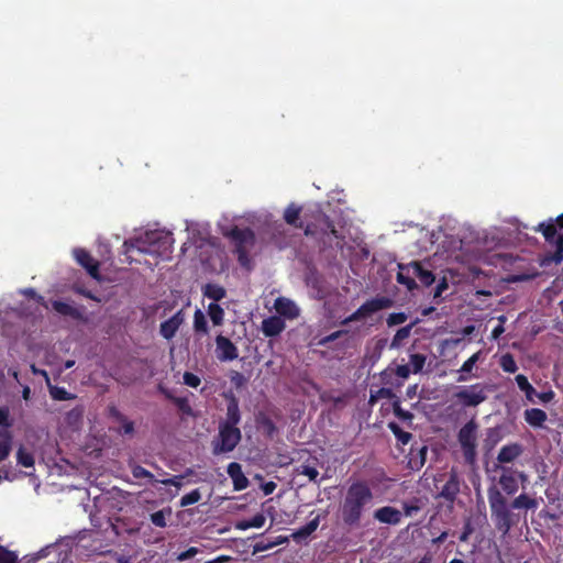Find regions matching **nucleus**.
Segmentation results:
<instances>
[{"mask_svg": "<svg viewBox=\"0 0 563 563\" xmlns=\"http://www.w3.org/2000/svg\"><path fill=\"white\" fill-rule=\"evenodd\" d=\"M165 396H166V398L170 399L183 413L191 415L192 409H191L187 398L175 397L168 391H165Z\"/></svg>", "mask_w": 563, "mask_h": 563, "instance_id": "ea45409f", "label": "nucleus"}, {"mask_svg": "<svg viewBox=\"0 0 563 563\" xmlns=\"http://www.w3.org/2000/svg\"><path fill=\"white\" fill-rule=\"evenodd\" d=\"M197 552H198V550L196 548H189L188 550H186L185 552H183L178 555V560L179 561L188 560V559L192 558L194 555H196Z\"/></svg>", "mask_w": 563, "mask_h": 563, "instance_id": "69168bd1", "label": "nucleus"}, {"mask_svg": "<svg viewBox=\"0 0 563 563\" xmlns=\"http://www.w3.org/2000/svg\"><path fill=\"white\" fill-rule=\"evenodd\" d=\"M407 314L405 312H394L390 313L387 318L388 327H394L404 323L407 320Z\"/></svg>", "mask_w": 563, "mask_h": 563, "instance_id": "3c124183", "label": "nucleus"}, {"mask_svg": "<svg viewBox=\"0 0 563 563\" xmlns=\"http://www.w3.org/2000/svg\"><path fill=\"white\" fill-rule=\"evenodd\" d=\"M227 473L233 482L234 490L239 492L247 488L250 482L238 462H231L227 467Z\"/></svg>", "mask_w": 563, "mask_h": 563, "instance_id": "a211bd4d", "label": "nucleus"}, {"mask_svg": "<svg viewBox=\"0 0 563 563\" xmlns=\"http://www.w3.org/2000/svg\"><path fill=\"white\" fill-rule=\"evenodd\" d=\"M173 243L174 238L170 232L153 230L124 241L123 249L126 255L136 251L143 254L164 256L172 252Z\"/></svg>", "mask_w": 563, "mask_h": 563, "instance_id": "7ed1b4c3", "label": "nucleus"}, {"mask_svg": "<svg viewBox=\"0 0 563 563\" xmlns=\"http://www.w3.org/2000/svg\"><path fill=\"white\" fill-rule=\"evenodd\" d=\"M481 351L474 353L472 356H470L461 366L460 377L457 378V382H465L467 378L463 375L464 373H471L475 366V364L479 361L481 357Z\"/></svg>", "mask_w": 563, "mask_h": 563, "instance_id": "f704fd0d", "label": "nucleus"}, {"mask_svg": "<svg viewBox=\"0 0 563 563\" xmlns=\"http://www.w3.org/2000/svg\"><path fill=\"white\" fill-rule=\"evenodd\" d=\"M454 397L463 407H476L487 399V393L486 388L477 383L462 387Z\"/></svg>", "mask_w": 563, "mask_h": 563, "instance_id": "9d476101", "label": "nucleus"}, {"mask_svg": "<svg viewBox=\"0 0 563 563\" xmlns=\"http://www.w3.org/2000/svg\"><path fill=\"white\" fill-rule=\"evenodd\" d=\"M394 301L391 298L386 296H377L369 300H366L363 305H361L352 314L346 317L342 324H347L350 322L360 321L372 314L393 307Z\"/></svg>", "mask_w": 563, "mask_h": 563, "instance_id": "6e6552de", "label": "nucleus"}, {"mask_svg": "<svg viewBox=\"0 0 563 563\" xmlns=\"http://www.w3.org/2000/svg\"><path fill=\"white\" fill-rule=\"evenodd\" d=\"M394 397H395V394H394L393 389L382 387L376 393H371L369 402L374 404L378 399H382V398L391 399Z\"/></svg>", "mask_w": 563, "mask_h": 563, "instance_id": "49530a36", "label": "nucleus"}, {"mask_svg": "<svg viewBox=\"0 0 563 563\" xmlns=\"http://www.w3.org/2000/svg\"><path fill=\"white\" fill-rule=\"evenodd\" d=\"M216 353L221 362L234 361L239 356L236 345L227 336L219 334L216 338Z\"/></svg>", "mask_w": 563, "mask_h": 563, "instance_id": "ddd939ff", "label": "nucleus"}, {"mask_svg": "<svg viewBox=\"0 0 563 563\" xmlns=\"http://www.w3.org/2000/svg\"><path fill=\"white\" fill-rule=\"evenodd\" d=\"M230 382L235 388H241L245 385L246 378L238 371H232L230 374Z\"/></svg>", "mask_w": 563, "mask_h": 563, "instance_id": "5fc2aeb1", "label": "nucleus"}, {"mask_svg": "<svg viewBox=\"0 0 563 563\" xmlns=\"http://www.w3.org/2000/svg\"><path fill=\"white\" fill-rule=\"evenodd\" d=\"M274 308L280 318L284 317L292 320L299 316V308L297 305L286 297H278L274 302Z\"/></svg>", "mask_w": 563, "mask_h": 563, "instance_id": "dca6fc26", "label": "nucleus"}, {"mask_svg": "<svg viewBox=\"0 0 563 563\" xmlns=\"http://www.w3.org/2000/svg\"><path fill=\"white\" fill-rule=\"evenodd\" d=\"M374 518L382 523L396 526L401 521V512L391 506H384L374 512Z\"/></svg>", "mask_w": 563, "mask_h": 563, "instance_id": "6ab92c4d", "label": "nucleus"}, {"mask_svg": "<svg viewBox=\"0 0 563 563\" xmlns=\"http://www.w3.org/2000/svg\"><path fill=\"white\" fill-rule=\"evenodd\" d=\"M410 272L412 273V276L418 278L420 283L426 287L431 286L435 280L434 274L431 271L424 268L420 262H411L409 264L408 273Z\"/></svg>", "mask_w": 563, "mask_h": 563, "instance_id": "4be33fe9", "label": "nucleus"}, {"mask_svg": "<svg viewBox=\"0 0 563 563\" xmlns=\"http://www.w3.org/2000/svg\"><path fill=\"white\" fill-rule=\"evenodd\" d=\"M427 357L423 354L415 353L410 355V365L412 366V373H420L426 365Z\"/></svg>", "mask_w": 563, "mask_h": 563, "instance_id": "79ce46f5", "label": "nucleus"}, {"mask_svg": "<svg viewBox=\"0 0 563 563\" xmlns=\"http://www.w3.org/2000/svg\"><path fill=\"white\" fill-rule=\"evenodd\" d=\"M515 380H516L519 389L525 393L527 400L534 402L533 397L536 395V389L529 383L527 376H525L523 374H518L515 377Z\"/></svg>", "mask_w": 563, "mask_h": 563, "instance_id": "7c9ffc66", "label": "nucleus"}, {"mask_svg": "<svg viewBox=\"0 0 563 563\" xmlns=\"http://www.w3.org/2000/svg\"><path fill=\"white\" fill-rule=\"evenodd\" d=\"M184 320L185 317L183 310H178L174 316L161 323V335L166 340H172L180 325L184 323Z\"/></svg>", "mask_w": 563, "mask_h": 563, "instance_id": "4468645a", "label": "nucleus"}, {"mask_svg": "<svg viewBox=\"0 0 563 563\" xmlns=\"http://www.w3.org/2000/svg\"><path fill=\"white\" fill-rule=\"evenodd\" d=\"M52 305H53L54 310L62 316L71 317L75 320H81L84 318L81 311L78 308H76L67 302H64L60 300H55V301H53Z\"/></svg>", "mask_w": 563, "mask_h": 563, "instance_id": "a878e982", "label": "nucleus"}, {"mask_svg": "<svg viewBox=\"0 0 563 563\" xmlns=\"http://www.w3.org/2000/svg\"><path fill=\"white\" fill-rule=\"evenodd\" d=\"M0 563H18V555L5 547L0 545Z\"/></svg>", "mask_w": 563, "mask_h": 563, "instance_id": "09e8293b", "label": "nucleus"}, {"mask_svg": "<svg viewBox=\"0 0 563 563\" xmlns=\"http://www.w3.org/2000/svg\"><path fill=\"white\" fill-rule=\"evenodd\" d=\"M472 533H473V527H472L471 522H470V521H467V522L464 525V527H463V531H462V533L460 534L459 540H460L461 542H466V541L468 540V538H470V536H471Z\"/></svg>", "mask_w": 563, "mask_h": 563, "instance_id": "052dcab7", "label": "nucleus"}, {"mask_svg": "<svg viewBox=\"0 0 563 563\" xmlns=\"http://www.w3.org/2000/svg\"><path fill=\"white\" fill-rule=\"evenodd\" d=\"M393 411L394 415L402 421H410L413 419V415L410 411L402 409L399 399H396L393 402Z\"/></svg>", "mask_w": 563, "mask_h": 563, "instance_id": "c03bdc74", "label": "nucleus"}, {"mask_svg": "<svg viewBox=\"0 0 563 563\" xmlns=\"http://www.w3.org/2000/svg\"><path fill=\"white\" fill-rule=\"evenodd\" d=\"M388 428L394 433L397 441L402 445L408 444L412 438V434L410 432L404 431L396 422H389Z\"/></svg>", "mask_w": 563, "mask_h": 563, "instance_id": "4c0bfd02", "label": "nucleus"}, {"mask_svg": "<svg viewBox=\"0 0 563 563\" xmlns=\"http://www.w3.org/2000/svg\"><path fill=\"white\" fill-rule=\"evenodd\" d=\"M223 235L234 244V253L238 256L239 264L243 267L249 266V252L254 246L256 240L254 231L250 228L241 229L234 225L230 230L224 231Z\"/></svg>", "mask_w": 563, "mask_h": 563, "instance_id": "20e7f679", "label": "nucleus"}, {"mask_svg": "<svg viewBox=\"0 0 563 563\" xmlns=\"http://www.w3.org/2000/svg\"><path fill=\"white\" fill-rule=\"evenodd\" d=\"M523 453V446L520 443H509L499 450L497 454V464L505 465L515 462Z\"/></svg>", "mask_w": 563, "mask_h": 563, "instance_id": "2eb2a0df", "label": "nucleus"}, {"mask_svg": "<svg viewBox=\"0 0 563 563\" xmlns=\"http://www.w3.org/2000/svg\"><path fill=\"white\" fill-rule=\"evenodd\" d=\"M73 255L76 262L84 267L93 279L100 280V264L88 251L77 247L74 249Z\"/></svg>", "mask_w": 563, "mask_h": 563, "instance_id": "f8f14e48", "label": "nucleus"}, {"mask_svg": "<svg viewBox=\"0 0 563 563\" xmlns=\"http://www.w3.org/2000/svg\"><path fill=\"white\" fill-rule=\"evenodd\" d=\"M499 366L505 373L514 374L517 372L518 366L511 353H505L500 356Z\"/></svg>", "mask_w": 563, "mask_h": 563, "instance_id": "c9c22d12", "label": "nucleus"}, {"mask_svg": "<svg viewBox=\"0 0 563 563\" xmlns=\"http://www.w3.org/2000/svg\"><path fill=\"white\" fill-rule=\"evenodd\" d=\"M320 516L318 515L316 518L311 519L303 527L297 529L291 533V538L295 542L299 543L310 537L319 527Z\"/></svg>", "mask_w": 563, "mask_h": 563, "instance_id": "b1692460", "label": "nucleus"}, {"mask_svg": "<svg viewBox=\"0 0 563 563\" xmlns=\"http://www.w3.org/2000/svg\"><path fill=\"white\" fill-rule=\"evenodd\" d=\"M207 312L213 325H222L224 320V310L220 305H218L217 302L209 303Z\"/></svg>", "mask_w": 563, "mask_h": 563, "instance_id": "2f4dec72", "label": "nucleus"}, {"mask_svg": "<svg viewBox=\"0 0 563 563\" xmlns=\"http://www.w3.org/2000/svg\"><path fill=\"white\" fill-rule=\"evenodd\" d=\"M411 329H412V324H408L406 327H402V328L398 329L396 334L394 335V338L391 340L390 347L391 349L399 347L401 342L404 340H406L407 338H409Z\"/></svg>", "mask_w": 563, "mask_h": 563, "instance_id": "58836bf2", "label": "nucleus"}, {"mask_svg": "<svg viewBox=\"0 0 563 563\" xmlns=\"http://www.w3.org/2000/svg\"><path fill=\"white\" fill-rule=\"evenodd\" d=\"M22 294L24 296H26L27 298H32V299H35L37 301H41L43 300V297L37 295V292L33 289V288H26L22 291Z\"/></svg>", "mask_w": 563, "mask_h": 563, "instance_id": "774afa93", "label": "nucleus"}, {"mask_svg": "<svg viewBox=\"0 0 563 563\" xmlns=\"http://www.w3.org/2000/svg\"><path fill=\"white\" fill-rule=\"evenodd\" d=\"M409 264L399 265V271L397 273L396 279L400 285H404L407 287L408 290H413L417 288V283L415 280V277L412 276V273H408Z\"/></svg>", "mask_w": 563, "mask_h": 563, "instance_id": "c85d7f7f", "label": "nucleus"}, {"mask_svg": "<svg viewBox=\"0 0 563 563\" xmlns=\"http://www.w3.org/2000/svg\"><path fill=\"white\" fill-rule=\"evenodd\" d=\"M477 422L475 419H471L457 433V441L461 445L464 460L470 465H473L477 457Z\"/></svg>", "mask_w": 563, "mask_h": 563, "instance_id": "0eeeda50", "label": "nucleus"}, {"mask_svg": "<svg viewBox=\"0 0 563 563\" xmlns=\"http://www.w3.org/2000/svg\"><path fill=\"white\" fill-rule=\"evenodd\" d=\"M374 494L366 481L357 479L351 483L340 505V516L343 523L350 528L361 525L362 517L373 504Z\"/></svg>", "mask_w": 563, "mask_h": 563, "instance_id": "f03ea898", "label": "nucleus"}, {"mask_svg": "<svg viewBox=\"0 0 563 563\" xmlns=\"http://www.w3.org/2000/svg\"><path fill=\"white\" fill-rule=\"evenodd\" d=\"M183 379L187 386L192 388H197L201 383L200 377L191 372H185L183 375Z\"/></svg>", "mask_w": 563, "mask_h": 563, "instance_id": "864d4df0", "label": "nucleus"}, {"mask_svg": "<svg viewBox=\"0 0 563 563\" xmlns=\"http://www.w3.org/2000/svg\"><path fill=\"white\" fill-rule=\"evenodd\" d=\"M286 328V323L279 316H271L262 321L261 330L266 338L279 335Z\"/></svg>", "mask_w": 563, "mask_h": 563, "instance_id": "f3484780", "label": "nucleus"}, {"mask_svg": "<svg viewBox=\"0 0 563 563\" xmlns=\"http://www.w3.org/2000/svg\"><path fill=\"white\" fill-rule=\"evenodd\" d=\"M536 232H541L547 242H555V252L553 261L559 264L563 262V213L555 220L550 219L548 222H541L533 228Z\"/></svg>", "mask_w": 563, "mask_h": 563, "instance_id": "39448f33", "label": "nucleus"}, {"mask_svg": "<svg viewBox=\"0 0 563 563\" xmlns=\"http://www.w3.org/2000/svg\"><path fill=\"white\" fill-rule=\"evenodd\" d=\"M411 371H410V367L409 365H397V367L395 368V374L402 378V379H407L410 375Z\"/></svg>", "mask_w": 563, "mask_h": 563, "instance_id": "bf43d9fd", "label": "nucleus"}, {"mask_svg": "<svg viewBox=\"0 0 563 563\" xmlns=\"http://www.w3.org/2000/svg\"><path fill=\"white\" fill-rule=\"evenodd\" d=\"M201 499V493L198 488L191 490L190 493L184 495L180 498L179 505L180 507H187L189 505H194Z\"/></svg>", "mask_w": 563, "mask_h": 563, "instance_id": "37998d69", "label": "nucleus"}, {"mask_svg": "<svg viewBox=\"0 0 563 563\" xmlns=\"http://www.w3.org/2000/svg\"><path fill=\"white\" fill-rule=\"evenodd\" d=\"M202 294L214 302L222 300L227 296L224 287L214 283L206 284L202 288Z\"/></svg>", "mask_w": 563, "mask_h": 563, "instance_id": "c756f323", "label": "nucleus"}, {"mask_svg": "<svg viewBox=\"0 0 563 563\" xmlns=\"http://www.w3.org/2000/svg\"><path fill=\"white\" fill-rule=\"evenodd\" d=\"M49 395L54 400L64 401L73 400L76 395L68 393L64 387L52 386L48 384Z\"/></svg>", "mask_w": 563, "mask_h": 563, "instance_id": "e433bc0d", "label": "nucleus"}, {"mask_svg": "<svg viewBox=\"0 0 563 563\" xmlns=\"http://www.w3.org/2000/svg\"><path fill=\"white\" fill-rule=\"evenodd\" d=\"M503 440V432L500 427L488 428L485 432L483 440L484 449L489 452Z\"/></svg>", "mask_w": 563, "mask_h": 563, "instance_id": "393cba45", "label": "nucleus"}, {"mask_svg": "<svg viewBox=\"0 0 563 563\" xmlns=\"http://www.w3.org/2000/svg\"><path fill=\"white\" fill-rule=\"evenodd\" d=\"M319 233L323 235L331 234L335 239L343 240V236L339 234L330 217L321 210L316 209L310 213H306L305 234L316 235Z\"/></svg>", "mask_w": 563, "mask_h": 563, "instance_id": "423d86ee", "label": "nucleus"}, {"mask_svg": "<svg viewBox=\"0 0 563 563\" xmlns=\"http://www.w3.org/2000/svg\"><path fill=\"white\" fill-rule=\"evenodd\" d=\"M499 320V324L496 325L493 331H492V339H498L504 332H505V328L503 325V323L506 321V317L505 316H500L498 318Z\"/></svg>", "mask_w": 563, "mask_h": 563, "instance_id": "13d9d810", "label": "nucleus"}, {"mask_svg": "<svg viewBox=\"0 0 563 563\" xmlns=\"http://www.w3.org/2000/svg\"><path fill=\"white\" fill-rule=\"evenodd\" d=\"M251 528H262L265 525L266 518L263 514H256L254 517L249 519Z\"/></svg>", "mask_w": 563, "mask_h": 563, "instance_id": "4d7b16f0", "label": "nucleus"}, {"mask_svg": "<svg viewBox=\"0 0 563 563\" xmlns=\"http://www.w3.org/2000/svg\"><path fill=\"white\" fill-rule=\"evenodd\" d=\"M16 461L23 467H33L34 457L33 454L27 452L24 448H20L16 452Z\"/></svg>", "mask_w": 563, "mask_h": 563, "instance_id": "a19ab883", "label": "nucleus"}, {"mask_svg": "<svg viewBox=\"0 0 563 563\" xmlns=\"http://www.w3.org/2000/svg\"><path fill=\"white\" fill-rule=\"evenodd\" d=\"M487 497L495 527L504 534H507L515 525L511 509L531 510L538 507V501L525 493L515 497L511 503L508 504L503 492L494 485L488 487Z\"/></svg>", "mask_w": 563, "mask_h": 563, "instance_id": "f257e3e1", "label": "nucleus"}, {"mask_svg": "<svg viewBox=\"0 0 563 563\" xmlns=\"http://www.w3.org/2000/svg\"><path fill=\"white\" fill-rule=\"evenodd\" d=\"M172 516V508L166 507L158 511L151 514V522L158 528H165L167 526V517Z\"/></svg>", "mask_w": 563, "mask_h": 563, "instance_id": "473e14b6", "label": "nucleus"}, {"mask_svg": "<svg viewBox=\"0 0 563 563\" xmlns=\"http://www.w3.org/2000/svg\"><path fill=\"white\" fill-rule=\"evenodd\" d=\"M241 421V412L239 407V400L235 396H231L227 405L225 420L221 422L222 426L238 427Z\"/></svg>", "mask_w": 563, "mask_h": 563, "instance_id": "5701e85b", "label": "nucleus"}, {"mask_svg": "<svg viewBox=\"0 0 563 563\" xmlns=\"http://www.w3.org/2000/svg\"><path fill=\"white\" fill-rule=\"evenodd\" d=\"M109 415L111 418H113L117 421L124 420V415L118 410L114 406L109 408Z\"/></svg>", "mask_w": 563, "mask_h": 563, "instance_id": "338daca9", "label": "nucleus"}, {"mask_svg": "<svg viewBox=\"0 0 563 563\" xmlns=\"http://www.w3.org/2000/svg\"><path fill=\"white\" fill-rule=\"evenodd\" d=\"M500 471L498 484L501 490L509 496L515 495L519 489V483L516 477L517 471L506 465H494V471Z\"/></svg>", "mask_w": 563, "mask_h": 563, "instance_id": "9b49d317", "label": "nucleus"}, {"mask_svg": "<svg viewBox=\"0 0 563 563\" xmlns=\"http://www.w3.org/2000/svg\"><path fill=\"white\" fill-rule=\"evenodd\" d=\"M301 210V207L294 202L288 205L284 212V220L287 224L305 231L306 214L303 216V220H300Z\"/></svg>", "mask_w": 563, "mask_h": 563, "instance_id": "412c9836", "label": "nucleus"}, {"mask_svg": "<svg viewBox=\"0 0 563 563\" xmlns=\"http://www.w3.org/2000/svg\"><path fill=\"white\" fill-rule=\"evenodd\" d=\"M131 473H132L133 477L136 479L146 478L150 482L154 481V475L141 465H137V464L132 465Z\"/></svg>", "mask_w": 563, "mask_h": 563, "instance_id": "a18cd8bd", "label": "nucleus"}, {"mask_svg": "<svg viewBox=\"0 0 563 563\" xmlns=\"http://www.w3.org/2000/svg\"><path fill=\"white\" fill-rule=\"evenodd\" d=\"M13 435L9 430H0V463L8 459L11 453Z\"/></svg>", "mask_w": 563, "mask_h": 563, "instance_id": "cd10ccee", "label": "nucleus"}, {"mask_svg": "<svg viewBox=\"0 0 563 563\" xmlns=\"http://www.w3.org/2000/svg\"><path fill=\"white\" fill-rule=\"evenodd\" d=\"M122 424V431L124 434H133L134 432V422L128 420L126 417H124V420L119 421Z\"/></svg>", "mask_w": 563, "mask_h": 563, "instance_id": "680f3d73", "label": "nucleus"}, {"mask_svg": "<svg viewBox=\"0 0 563 563\" xmlns=\"http://www.w3.org/2000/svg\"><path fill=\"white\" fill-rule=\"evenodd\" d=\"M276 487H277L276 483H275V482L269 481V482H266V483H264V484L262 485V490H263L264 495H266V496H267V495L273 494V493H274V490L276 489Z\"/></svg>", "mask_w": 563, "mask_h": 563, "instance_id": "0e129e2a", "label": "nucleus"}, {"mask_svg": "<svg viewBox=\"0 0 563 563\" xmlns=\"http://www.w3.org/2000/svg\"><path fill=\"white\" fill-rule=\"evenodd\" d=\"M402 509L406 516L410 517L421 510V506L419 505V500L415 499L410 503H404Z\"/></svg>", "mask_w": 563, "mask_h": 563, "instance_id": "603ef678", "label": "nucleus"}, {"mask_svg": "<svg viewBox=\"0 0 563 563\" xmlns=\"http://www.w3.org/2000/svg\"><path fill=\"white\" fill-rule=\"evenodd\" d=\"M346 333L345 330H338V331H334L332 333H330L329 335H325L323 338H321L319 341H318V345L320 346H327L328 344H330L331 342L338 340L339 338H341L342 335H344Z\"/></svg>", "mask_w": 563, "mask_h": 563, "instance_id": "8fccbe9b", "label": "nucleus"}, {"mask_svg": "<svg viewBox=\"0 0 563 563\" xmlns=\"http://www.w3.org/2000/svg\"><path fill=\"white\" fill-rule=\"evenodd\" d=\"M242 438L241 430L238 427L219 426L218 441H213V453H228L233 451Z\"/></svg>", "mask_w": 563, "mask_h": 563, "instance_id": "1a4fd4ad", "label": "nucleus"}, {"mask_svg": "<svg viewBox=\"0 0 563 563\" xmlns=\"http://www.w3.org/2000/svg\"><path fill=\"white\" fill-rule=\"evenodd\" d=\"M460 493V481L456 475V473L452 472L445 482V484L442 486L439 497L445 499L446 501L453 503L456 498V496Z\"/></svg>", "mask_w": 563, "mask_h": 563, "instance_id": "aec40b11", "label": "nucleus"}, {"mask_svg": "<svg viewBox=\"0 0 563 563\" xmlns=\"http://www.w3.org/2000/svg\"><path fill=\"white\" fill-rule=\"evenodd\" d=\"M194 330L196 333L207 335L209 333V327L205 313L197 309L194 313Z\"/></svg>", "mask_w": 563, "mask_h": 563, "instance_id": "72a5a7b5", "label": "nucleus"}, {"mask_svg": "<svg viewBox=\"0 0 563 563\" xmlns=\"http://www.w3.org/2000/svg\"><path fill=\"white\" fill-rule=\"evenodd\" d=\"M12 426V421L10 420V410L8 407H0V427H3V430H8Z\"/></svg>", "mask_w": 563, "mask_h": 563, "instance_id": "6e6d98bb", "label": "nucleus"}, {"mask_svg": "<svg viewBox=\"0 0 563 563\" xmlns=\"http://www.w3.org/2000/svg\"><path fill=\"white\" fill-rule=\"evenodd\" d=\"M534 396H537L540 401L547 404V402H550L554 398L555 394L553 390H548V391H543V393L536 391Z\"/></svg>", "mask_w": 563, "mask_h": 563, "instance_id": "e2e57ef3", "label": "nucleus"}, {"mask_svg": "<svg viewBox=\"0 0 563 563\" xmlns=\"http://www.w3.org/2000/svg\"><path fill=\"white\" fill-rule=\"evenodd\" d=\"M525 419L532 427H542L547 421V412L539 408H531L525 411Z\"/></svg>", "mask_w": 563, "mask_h": 563, "instance_id": "bb28decb", "label": "nucleus"}, {"mask_svg": "<svg viewBox=\"0 0 563 563\" xmlns=\"http://www.w3.org/2000/svg\"><path fill=\"white\" fill-rule=\"evenodd\" d=\"M298 473L307 476L311 482H317L319 472L314 466L302 464L298 467Z\"/></svg>", "mask_w": 563, "mask_h": 563, "instance_id": "de8ad7c7", "label": "nucleus"}]
</instances>
